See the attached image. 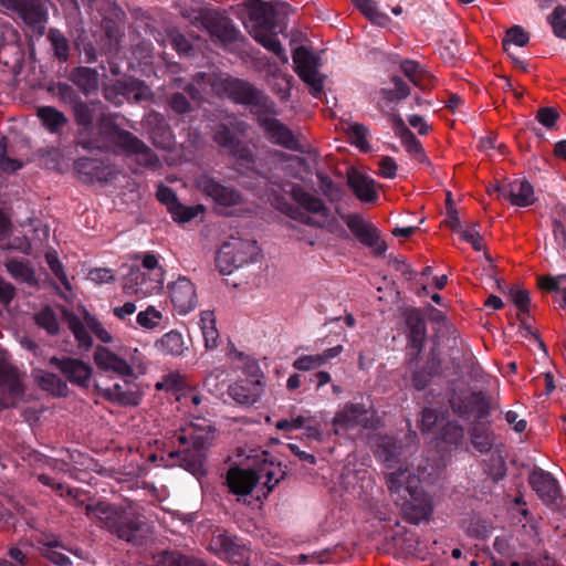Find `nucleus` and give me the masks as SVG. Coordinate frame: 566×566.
I'll list each match as a JSON object with an SVG mask.
<instances>
[{"label": "nucleus", "instance_id": "nucleus-17", "mask_svg": "<svg viewBox=\"0 0 566 566\" xmlns=\"http://www.w3.org/2000/svg\"><path fill=\"white\" fill-rule=\"evenodd\" d=\"M195 184L199 191L218 206L234 207L243 202L242 196L237 189L222 185L208 174L197 177Z\"/></svg>", "mask_w": 566, "mask_h": 566}, {"label": "nucleus", "instance_id": "nucleus-38", "mask_svg": "<svg viewBox=\"0 0 566 566\" xmlns=\"http://www.w3.org/2000/svg\"><path fill=\"white\" fill-rule=\"evenodd\" d=\"M8 272L13 279L30 286L36 285L35 272L29 261L12 259L6 263Z\"/></svg>", "mask_w": 566, "mask_h": 566}, {"label": "nucleus", "instance_id": "nucleus-10", "mask_svg": "<svg viewBox=\"0 0 566 566\" xmlns=\"http://www.w3.org/2000/svg\"><path fill=\"white\" fill-rule=\"evenodd\" d=\"M193 23L207 30L213 41L230 50L237 49L238 43L244 40L230 18L213 10L201 11Z\"/></svg>", "mask_w": 566, "mask_h": 566}, {"label": "nucleus", "instance_id": "nucleus-22", "mask_svg": "<svg viewBox=\"0 0 566 566\" xmlns=\"http://www.w3.org/2000/svg\"><path fill=\"white\" fill-rule=\"evenodd\" d=\"M253 369V379L240 380L229 387L230 397L238 403L245 406L254 405L262 395L264 384L259 374L260 370L255 365Z\"/></svg>", "mask_w": 566, "mask_h": 566}, {"label": "nucleus", "instance_id": "nucleus-1", "mask_svg": "<svg viewBox=\"0 0 566 566\" xmlns=\"http://www.w3.org/2000/svg\"><path fill=\"white\" fill-rule=\"evenodd\" d=\"M409 452L392 437L380 439L376 455L387 469V485L392 500L400 506L405 520L412 524L428 521L433 512L431 497L422 490L417 473L407 465Z\"/></svg>", "mask_w": 566, "mask_h": 566}, {"label": "nucleus", "instance_id": "nucleus-55", "mask_svg": "<svg viewBox=\"0 0 566 566\" xmlns=\"http://www.w3.org/2000/svg\"><path fill=\"white\" fill-rule=\"evenodd\" d=\"M348 132L356 147L361 150H367L369 148L367 140L368 128L365 125L358 123L352 124Z\"/></svg>", "mask_w": 566, "mask_h": 566}, {"label": "nucleus", "instance_id": "nucleus-56", "mask_svg": "<svg viewBox=\"0 0 566 566\" xmlns=\"http://www.w3.org/2000/svg\"><path fill=\"white\" fill-rule=\"evenodd\" d=\"M45 259L50 270L56 276V279L65 286L66 290H71L63 265L60 262L55 252H48L45 254Z\"/></svg>", "mask_w": 566, "mask_h": 566}, {"label": "nucleus", "instance_id": "nucleus-60", "mask_svg": "<svg viewBox=\"0 0 566 566\" xmlns=\"http://www.w3.org/2000/svg\"><path fill=\"white\" fill-rule=\"evenodd\" d=\"M22 167V163L7 156V138L0 142V169L4 172H14Z\"/></svg>", "mask_w": 566, "mask_h": 566}, {"label": "nucleus", "instance_id": "nucleus-29", "mask_svg": "<svg viewBox=\"0 0 566 566\" xmlns=\"http://www.w3.org/2000/svg\"><path fill=\"white\" fill-rule=\"evenodd\" d=\"M94 360L99 369L112 371L122 377L133 376V367L108 348L98 346L94 354Z\"/></svg>", "mask_w": 566, "mask_h": 566}, {"label": "nucleus", "instance_id": "nucleus-39", "mask_svg": "<svg viewBox=\"0 0 566 566\" xmlns=\"http://www.w3.org/2000/svg\"><path fill=\"white\" fill-rule=\"evenodd\" d=\"M342 483L346 489H352L354 494L361 495L371 484V479L366 470L353 471L346 468L342 475Z\"/></svg>", "mask_w": 566, "mask_h": 566}, {"label": "nucleus", "instance_id": "nucleus-43", "mask_svg": "<svg viewBox=\"0 0 566 566\" xmlns=\"http://www.w3.org/2000/svg\"><path fill=\"white\" fill-rule=\"evenodd\" d=\"M35 378L39 382V386L52 395L64 396L67 390L65 382H63L60 377L52 373L38 371Z\"/></svg>", "mask_w": 566, "mask_h": 566}, {"label": "nucleus", "instance_id": "nucleus-57", "mask_svg": "<svg viewBox=\"0 0 566 566\" xmlns=\"http://www.w3.org/2000/svg\"><path fill=\"white\" fill-rule=\"evenodd\" d=\"M511 301L516 305V307L523 312H528V304H530V294L527 291L521 289L520 286H511L507 292Z\"/></svg>", "mask_w": 566, "mask_h": 566}, {"label": "nucleus", "instance_id": "nucleus-16", "mask_svg": "<svg viewBox=\"0 0 566 566\" xmlns=\"http://www.w3.org/2000/svg\"><path fill=\"white\" fill-rule=\"evenodd\" d=\"M105 98L115 105L123 104L126 99L135 102L148 101L151 97L150 88L137 78L118 80L114 85L106 86Z\"/></svg>", "mask_w": 566, "mask_h": 566}, {"label": "nucleus", "instance_id": "nucleus-52", "mask_svg": "<svg viewBox=\"0 0 566 566\" xmlns=\"http://www.w3.org/2000/svg\"><path fill=\"white\" fill-rule=\"evenodd\" d=\"M464 437L463 428L455 421L448 422L441 431L443 441L450 444L459 446Z\"/></svg>", "mask_w": 566, "mask_h": 566}, {"label": "nucleus", "instance_id": "nucleus-42", "mask_svg": "<svg viewBox=\"0 0 566 566\" xmlns=\"http://www.w3.org/2000/svg\"><path fill=\"white\" fill-rule=\"evenodd\" d=\"M470 433L472 444L479 452L483 453L491 450L494 442V436L488 427L476 423L471 428Z\"/></svg>", "mask_w": 566, "mask_h": 566}, {"label": "nucleus", "instance_id": "nucleus-25", "mask_svg": "<svg viewBox=\"0 0 566 566\" xmlns=\"http://www.w3.org/2000/svg\"><path fill=\"white\" fill-rule=\"evenodd\" d=\"M230 491L237 495H248L254 489L259 492L260 476L254 470L230 468L226 480Z\"/></svg>", "mask_w": 566, "mask_h": 566}, {"label": "nucleus", "instance_id": "nucleus-20", "mask_svg": "<svg viewBox=\"0 0 566 566\" xmlns=\"http://www.w3.org/2000/svg\"><path fill=\"white\" fill-rule=\"evenodd\" d=\"M157 199L167 207L174 221L186 223L205 211L202 205L185 206L179 202L176 193L167 186L160 185L157 189Z\"/></svg>", "mask_w": 566, "mask_h": 566}, {"label": "nucleus", "instance_id": "nucleus-50", "mask_svg": "<svg viewBox=\"0 0 566 566\" xmlns=\"http://www.w3.org/2000/svg\"><path fill=\"white\" fill-rule=\"evenodd\" d=\"M36 324L44 328L49 334L54 335L59 332V322L51 308H44L35 315Z\"/></svg>", "mask_w": 566, "mask_h": 566}, {"label": "nucleus", "instance_id": "nucleus-51", "mask_svg": "<svg viewBox=\"0 0 566 566\" xmlns=\"http://www.w3.org/2000/svg\"><path fill=\"white\" fill-rule=\"evenodd\" d=\"M53 94L59 98L61 103L73 106L81 97L77 92L66 83H57L51 88Z\"/></svg>", "mask_w": 566, "mask_h": 566}, {"label": "nucleus", "instance_id": "nucleus-18", "mask_svg": "<svg viewBox=\"0 0 566 566\" xmlns=\"http://www.w3.org/2000/svg\"><path fill=\"white\" fill-rule=\"evenodd\" d=\"M450 405L453 412L458 416L462 418L475 416L479 420L486 418L491 410L495 408L482 391L454 395L450 399Z\"/></svg>", "mask_w": 566, "mask_h": 566}, {"label": "nucleus", "instance_id": "nucleus-40", "mask_svg": "<svg viewBox=\"0 0 566 566\" xmlns=\"http://www.w3.org/2000/svg\"><path fill=\"white\" fill-rule=\"evenodd\" d=\"M156 347L163 354L179 356L185 350L184 337L179 332L170 331L156 342Z\"/></svg>", "mask_w": 566, "mask_h": 566}, {"label": "nucleus", "instance_id": "nucleus-8", "mask_svg": "<svg viewBox=\"0 0 566 566\" xmlns=\"http://www.w3.org/2000/svg\"><path fill=\"white\" fill-rule=\"evenodd\" d=\"M292 196L303 211L287 203H283L282 210L291 218L316 228L328 227L335 221L329 208L314 193L302 187H294L292 189Z\"/></svg>", "mask_w": 566, "mask_h": 566}, {"label": "nucleus", "instance_id": "nucleus-6", "mask_svg": "<svg viewBox=\"0 0 566 566\" xmlns=\"http://www.w3.org/2000/svg\"><path fill=\"white\" fill-rule=\"evenodd\" d=\"M247 7L249 10V24L245 27L250 35L264 49L275 54L281 62L287 63L289 57L276 38L274 4L261 0H250Z\"/></svg>", "mask_w": 566, "mask_h": 566}, {"label": "nucleus", "instance_id": "nucleus-24", "mask_svg": "<svg viewBox=\"0 0 566 566\" xmlns=\"http://www.w3.org/2000/svg\"><path fill=\"white\" fill-rule=\"evenodd\" d=\"M96 387L104 398L120 406H137L140 401V392L134 381L124 380L108 387Z\"/></svg>", "mask_w": 566, "mask_h": 566}, {"label": "nucleus", "instance_id": "nucleus-36", "mask_svg": "<svg viewBox=\"0 0 566 566\" xmlns=\"http://www.w3.org/2000/svg\"><path fill=\"white\" fill-rule=\"evenodd\" d=\"M156 566H207L201 559L178 551H164L155 557Z\"/></svg>", "mask_w": 566, "mask_h": 566}, {"label": "nucleus", "instance_id": "nucleus-19", "mask_svg": "<svg viewBox=\"0 0 566 566\" xmlns=\"http://www.w3.org/2000/svg\"><path fill=\"white\" fill-rule=\"evenodd\" d=\"M170 301L179 315H187L198 305L197 291L186 276H179L168 285Z\"/></svg>", "mask_w": 566, "mask_h": 566}, {"label": "nucleus", "instance_id": "nucleus-45", "mask_svg": "<svg viewBox=\"0 0 566 566\" xmlns=\"http://www.w3.org/2000/svg\"><path fill=\"white\" fill-rule=\"evenodd\" d=\"M48 39L54 50V55L62 62L67 61L70 55V45L64 34L57 29H50Z\"/></svg>", "mask_w": 566, "mask_h": 566}, {"label": "nucleus", "instance_id": "nucleus-27", "mask_svg": "<svg viewBox=\"0 0 566 566\" xmlns=\"http://www.w3.org/2000/svg\"><path fill=\"white\" fill-rule=\"evenodd\" d=\"M405 322L409 347L415 355H419L423 349L427 337L426 321L419 310L412 308L406 312Z\"/></svg>", "mask_w": 566, "mask_h": 566}, {"label": "nucleus", "instance_id": "nucleus-5", "mask_svg": "<svg viewBox=\"0 0 566 566\" xmlns=\"http://www.w3.org/2000/svg\"><path fill=\"white\" fill-rule=\"evenodd\" d=\"M86 515L96 518L103 527L119 539L139 545L148 534V525L133 507L120 509L106 502L88 504Z\"/></svg>", "mask_w": 566, "mask_h": 566}, {"label": "nucleus", "instance_id": "nucleus-63", "mask_svg": "<svg viewBox=\"0 0 566 566\" xmlns=\"http://www.w3.org/2000/svg\"><path fill=\"white\" fill-rule=\"evenodd\" d=\"M476 223H472L469 228L461 230V238L470 243L475 251H481L483 249L482 237L476 231Z\"/></svg>", "mask_w": 566, "mask_h": 566}, {"label": "nucleus", "instance_id": "nucleus-11", "mask_svg": "<svg viewBox=\"0 0 566 566\" xmlns=\"http://www.w3.org/2000/svg\"><path fill=\"white\" fill-rule=\"evenodd\" d=\"M7 12L15 13L25 25L42 35L45 31L49 13L40 0H0Z\"/></svg>", "mask_w": 566, "mask_h": 566}, {"label": "nucleus", "instance_id": "nucleus-7", "mask_svg": "<svg viewBox=\"0 0 566 566\" xmlns=\"http://www.w3.org/2000/svg\"><path fill=\"white\" fill-rule=\"evenodd\" d=\"M165 272L153 252L142 255V268H132L123 279L126 295L145 298L158 294L164 286Z\"/></svg>", "mask_w": 566, "mask_h": 566}, {"label": "nucleus", "instance_id": "nucleus-12", "mask_svg": "<svg viewBox=\"0 0 566 566\" xmlns=\"http://www.w3.org/2000/svg\"><path fill=\"white\" fill-rule=\"evenodd\" d=\"M295 72L300 78L310 87L314 97H319L324 87V77L319 73L318 57L305 46H298L293 51Z\"/></svg>", "mask_w": 566, "mask_h": 566}, {"label": "nucleus", "instance_id": "nucleus-26", "mask_svg": "<svg viewBox=\"0 0 566 566\" xmlns=\"http://www.w3.org/2000/svg\"><path fill=\"white\" fill-rule=\"evenodd\" d=\"M367 421V410L361 403H346L339 409L334 419L333 426L335 433L340 430L348 431L359 426H365Z\"/></svg>", "mask_w": 566, "mask_h": 566}, {"label": "nucleus", "instance_id": "nucleus-35", "mask_svg": "<svg viewBox=\"0 0 566 566\" xmlns=\"http://www.w3.org/2000/svg\"><path fill=\"white\" fill-rule=\"evenodd\" d=\"M202 334L206 349H214L219 342V332L217 329L216 315L213 311H201L198 321Z\"/></svg>", "mask_w": 566, "mask_h": 566}, {"label": "nucleus", "instance_id": "nucleus-37", "mask_svg": "<svg viewBox=\"0 0 566 566\" xmlns=\"http://www.w3.org/2000/svg\"><path fill=\"white\" fill-rule=\"evenodd\" d=\"M400 70L415 86L421 90H426L430 86L432 75L423 70L417 62L405 60L400 64Z\"/></svg>", "mask_w": 566, "mask_h": 566}, {"label": "nucleus", "instance_id": "nucleus-21", "mask_svg": "<svg viewBox=\"0 0 566 566\" xmlns=\"http://www.w3.org/2000/svg\"><path fill=\"white\" fill-rule=\"evenodd\" d=\"M345 222L353 234L365 245L371 248L375 253L382 254L387 245L379 237L377 230L367 223L359 214H349Z\"/></svg>", "mask_w": 566, "mask_h": 566}, {"label": "nucleus", "instance_id": "nucleus-53", "mask_svg": "<svg viewBox=\"0 0 566 566\" xmlns=\"http://www.w3.org/2000/svg\"><path fill=\"white\" fill-rule=\"evenodd\" d=\"M214 142L229 153L240 142L237 136L224 125H220L214 134Z\"/></svg>", "mask_w": 566, "mask_h": 566}, {"label": "nucleus", "instance_id": "nucleus-4", "mask_svg": "<svg viewBox=\"0 0 566 566\" xmlns=\"http://www.w3.org/2000/svg\"><path fill=\"white\" fill-rule=\"evenodd\" d=\"M212 439L213 431L209 423L206 421L191 422L169 437L170 442L174 446L179 443L181 449L169 451L168 457L174 460V464L181 467L200 480L206 474V452Z\"/></svg>", "mask_w": 566, "mask_h": 566}, {"label": "nucleus", "instance_id": "nucleus-47", "mask_svg": "<svg viewBox=\"0 0 566 566\" xmlns=\"http://www.w3.org/2000/svg\"><path fill=\"white\" fill-rule=\"evenodd\" d=\"M528 34L523 30V28L520 25H514L506 31L505 38L503 40V48L505 52L511 55V44L522 48L528 43Z\"/></svg>", "mask_w": 566, "mask_h": 566}, {"label": "nucleus", "instance_id": "nucleus-14", "mask_svg": "<svg viewBox=\"0 0 566 566\" xmlns=\"http://www.w3.org/2000/svg\"><path fill=\"white\" fill-rule=\"evenodd\" d=\"M65 318L69 328L72 331L74 337L78 342V345L84 348H88L92 345V337L90 333H93L101 342L108 344L112 343L113 337L111 333L88 312H83V318L65 313Z\"/></svg>", "mask_w": 566, "mask_h": 566}, {"label": "nucleus", "instance_id": "nucleus-48", "mask_svg": "<svg viewBox=\"0 0 566 566\" xmlns=\"http://www.w3.org/2000/svg\"><path fill=\"white\" fill-rule=\"evenodd\" d=\"M394 88H382L381 95L388 102L401 101L409 96V86L398 76L391 78Z\"/></svg>", "mask_w": 566, "mask_h": 566}, {"label": "nucleus", "instance_id": "nucleus-33", "mask_svg": "<svg viewBox=\"0 0 566 566\" xmlns=\"http://www.w3.org/2000/svg\"><path fill=\"white\" fill-rule=\"evenodd\" d=\"M503 198L516 207H528L534 203L533 186L526 180H516L502 190Z\"/></svg>", "mask_w": 566, "mask_h": 566}, {"label": "nucleus", "instance_id": "nucleus-31", "mask_svg": "<svg viewBox=\"0 0 566 566\" xmlns=\"http://www.w3.org/2000/svg\"><path fill=\"white\" fill-rule=\"evenodd\" d=\"M347 182L360 201L374 202L378 198L375 188V180L370 177L359 171L353 170L348 172Z\"/></svg>", "mask_w": 566, "mask_h": 566}, {"label": "nucleus", "instance_id": "nucleus-49", "mask_svg": "<svg viewBox=\"0 0 566 566\" xmlns=\"http://www.w3.org/2000/svg\"><path fill=\"white\" fill-rule=\"evenodd\" d=\"M548 22L556 36L566 39V9L564 7H556L548 17Z\"/></svg>", "mask_w": 566, "mask_h": 566}, {"label": "nucleus", "instance_id": "nucleus-30", "mask_svg": "<svg viewBox=\"0 0 566 566\" xmlns=\"http://www.w3.org/2000/svg\"><path fill=\"white\" fill-rule=\"evenodd\" d=\"M145 125L148 129L153 144L156 147L166 149L172 143V133L165 118L158 113H149L146 116Z\"/></svg>", "mask_w": 566, "mask_h": 566}, {"label": "nucleus", "instance_id": "nucleus-34", "mask_svg": "<svg viewBox=\"0 0 566 566\" xmlns=\"http://www.w3.org/2000/svg\"><path fill=\"white\" fill-rule=\"evenodd\" d=\"M36 116L51 134H61L69 123L67 117L53 106H39L36 108Z\"/></svg>", "mask_w": 566, "mask_h": 566}, {"label": "nucleus", "instance_id": "nucleus-54", "mask_svg": "<svg viewBox=\"0 0 566 566\" xmlns=\"http://www.w3.org/2000/svg\"><path fill=\"white\" fill-rule=\"evenodd\" d=\"M60 548L63 547L59 542H50L44 552L45 557L57 566H70L72 564L71 559L61 551H59Z\"/></svg>", "mask_w": 566, "mask_h": 566}, {"label": "nucleus", "instance_id": "nucleus-13", "mask_svg": "<svg viewBox=\"0 0 566 566\" xmlns=\"http://www.w3.org/2000/svg\"><path fill=\"white\" fill-rule=\"evenodd\" d=\"M229 154L234 157L235 169L241 175L247 174V175L255 176L256 180H258V186H261V185L266 186L268 185V178L259 172V170L256 168V157L253 154L252 149L248 145L239 142L235 145V147L229 151ZM243 186L247 188H251L253 191H255L256 196H259L260 198H266L273 205H276L277 208H281L280 199L275 198L273 200L271 198L272 193H270L268 190H263L260 187H251L247 182H243Z\"/></svg>", "mask_w": 566, "mask_h": 566}, {"label": "nucleus", "instance_id": "nucleus-9", "mask_svg": "<svg viewBox=\"0 0 566 566\" xmlns=\"http://www.w3.org/2000/svg\"><path fill=\"white\" fill-rule=\"evenodd\" d=\"M259 254L260 248L255 240L231 237L219 249L216 265L221 274H231L234 270L255 262Z\"/></svg>", "mask_w": 566, "mask_h": 566}, {"label": "nucleus", "instance_id": "nucleus-3", "mask_svg": "<svg viewBox=\"0 0 566 566\" xmlns=\"http://www.w3.org/2000/svg\"><path fill=\"white\" fill-rule=\"evenodd\" d=\"M227 88L237 94L240 103L251 106L258 123L264 129L270 142L294 151H304L292 130L276 119L275 104L263 92L243 81L226 80Z\"/></svg>", "mask_w": 566, "mask_h": 566}, {"label": "nucleus", "instance_id": "nucleus-23", "mask_svg": "<svg viewBox=\"0 0 566 566\" xmlns=\"http://www.w3.org/2000/svg\"><path fill=\"white\" fill-rule=\"evenodd\" d=\"M51 363L66 377V379L82 388H87L91 382L92 368L88 364L76 358H52Z\"/></svg>", "mask_w": 566, "mask_h": 566}, {"label": "nucleus", "instance_id": "nucleus-62", "mask_svg": "<svg viewBox=\"0 0 566 566\" xmlns=\"http://www.w3.org/2000/svg\"><path fill=\"white\" fill-rule=\"evenodd\" d=\"M538 284L543 290L549 292H562L563 286L566 285V274L542 276L538 279Z\"/></svg>", "mask_w": 566, "mask_h": 566}, {"label": "nucleus", "instance_id": "nucleus-2", "mask_svg": "<svg viewBox=\"0 0 566 566\" xmlns=\"http://www.w3.org/2000/svg\"><path fill=\"white\" fill-rule=\"evenodd\" d=\"M104 108L101 102H84L78 99L73 106L75 122L84 130L93 128L94 114ZM116 115L101 112L98 117V132L101 137L86 139L83 133L77 138V145L84 149H108L112 146L120 149L127 157L133 158L138 165L147 168H156L159 165L157 155L138 137L130 132L119 128L115 123Z\"/></svg>", "mask_w": 566, "mask_h": 566}, {"label": "nucleus", "instance_id": "nucleus-15", "mask_svg": "<svg viewBox=\"0 0 566 566\" xmlns=\"http://www.w3.org/2000/svg\"><path fill=\"white\" fill-rule=\"evenodd\" d=\"M22 392L19 374L10 365L7 352L0 347V408L14 406Z\"/></svg>", "mask_w": 566, "mask_h": 566}, {"label": "nucleus", "instance_id": "nucleus-44", "mask_svg": "<svg viewBox=\"0 0 566 566\" xmlns=\"http://www.w3.org/2000/svg\"><path fill=\"white\" fill-rule=\"evenodd\" d=\"M354 6L373 23L385 25L389 18L386 13L379 11L374 0H352Z\"/></svg>", "mask_w": 566, "mask_h": 566}, {"label": "nucleus", "instance_id": "nucleus-28", "mask_svg": "<svg viewBox=\"0 0 566 566\" xmlns=\"http://www.w3.org/2000/svg\"><path fill=\"white\" fill-rule=\"evenodd\" d=\"M532 489L546 504H552L559 496V484L557 480L542 469L534 470L528 478Z\"/></svg>", "mask_w": 566, "mask_h": 566}, {"label": "nucleus", "instance_id": "nucleus-59", "mask_svg": "<svg viewBox=\"0 0 566 566\" xmlns=\"http://www.w3.org/2000/svg\"><path fill=\"white\" fill-rule=\"evenodd\" d=\"M293 368L300 371H311L322 367V358L318 354L315 355H303L293 361Z\"/></svg>", "mask_w": 566, "mask_h": 566}, {"label": "nucleus", "instance_id": "nucleus-61", "mask_svg": "<svg viewBox=\"0 0 566 566\" xmlns=\"http://www.w3.org/2000/svg\"><path fill=\"white\" fill-rule=\"evenodd\" d=\"M398 137L409 154L413 156H423L422 146L410 129L403 130V133H401Z\"/></svg>", "mask_w": 566, "mask_h": 566}, {"label": "nucleus", "instance_id": "nucleus-46", "mask_svg": "<svg viewBox=\"0 0 566 566\" xmlns=\"http://www.w3.org/2000/svg\"><path fill=\"white\" fill-rule=\"evenodd\" d=\"M137 324L144 329H155L163 321V313L155 306L149 305L136 316Z\"/></svg>", "mask_w": 566, "mask_h": 566}, {"label": "nucleus", "instance_id": "nucleus-32", "mask_svg": "<svg viewBox=\"0 0 566 566\" xmlns=\"http://www.w3.org/2000/svg\"><path fill=\"white\" fill-rule=\"evenodd\" d=\"M69 78L86 96L98 91L99 74L95 69L87 66L75 67L71 71Z\"/></svg>", "mask_w": 566, "mask_h": 566}, {"label": "nucleus", "instance_id": "nucleus-58", "mask_svg": "<svg viewBox=\"0 0 566 566\" xmlns=\"http://www.w3.org/2000/svg\"><path fill=\"white\" fill-rule=\"evenodd\" d=\"M168 39L172 48L180 54H188L192 50L189 40L176 29L168 31Z\"/></svg>", "mask_w": 566, "mask_h": 566}, {"label": "nucleus", "instance_id": "nucleus-64", "mask_svg": "<svg viewBox=\"0 0 566 566\" xmlns=\"http://www.w3.org/2000/svg\"><path fill=\"white\" fill-rule=\"evenodd\" d=\"M321 189L329 201H338L342 198L340 189L326 176H319Z\"/></svg>", "mask_w": 566, "mask_h": 566}, {"label": "nucleus", "instance_id": "nucleus-41", "mask_svg": "<svg viewBox=\"0 0 566 566\" xmlns=\"http://www.w3.org/2000/svg\"><path fill=\"white\" fill-rule=\"evenodd\" d=\"M255 472L256 475L260 476L259 489H265L263 492L264 496L271 492L284 476V472L280 467L264 465Z\"/></svg>", "mask_w": 566, "mask_h": 566}]
</instances>
